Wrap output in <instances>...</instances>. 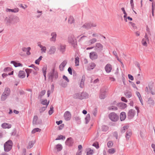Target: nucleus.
<instances>
[{
  "mask_svg": "<svg viewBox=\"0 0 155 155\" xmlns=\"http://www.w3.org/2000/svg\"><path fill=\"white\" fill-rule=\"evenodd\" d=\"M144 91L147 94L150 93L152 95L155 94V90L153 88V83H149L145 88Z\"/></svg>",
  "mask_w": 155,
  "mask_h": 155,
  "instance_id": "1",
  "label": "nucleus"
},
{
  "mask_svg": "<svg viewBox=\"0 0 155 155\" xmlns=\"http://www.w3.org/2000/svg\"><path fill=\"white\" fill-rule=\"evenodd\" d=\"M12 145L13 143L12 141L10 140H8L4 144V150L6 152H8L12 149Z\"/></svg>",
  "mask_w": 155,
  "mask_h": 155,
  "instance_id": "2",
  "label": "nucleus"
},
{
  "mask_svg": "<svg viewBox=\"0 0 155 155\" xmlns=\"http://www.w3.org/2000/svg\"><path fill=\"white\" fill-rule=\"evenodd\" d=\"M109 118L112 121H116L119 119V116L114 113H111L109 115Z\"/></svg>",
  "mask_w": 155,
  "mask_h": 155,
  "instance_id": "3",
  "label": "nucleus"
},
{
  "mask_svg": "<svg viewBox=\"0 0 155 155\" xmlns=\"http://www.w3.org/2000/svg\"><path fill=\"white\" fill-rule=\"evenodd\" d=\"M68 42L71 43L74 47L77 45V41L74 36L72 35L68 37Z\"/></svg>",
  "mask_w": 155,
  "mask_h": 155,
  "instance_id": "4",
  "label": "nucleus"
},
{
  "mask_svg": "<svg viewBox=\"0 0 155 155\" xmlns=\"http://www.w3.org/2000/svg\"><path fill=\"white\" fill-rule=\"evenodd\" d=\"M149 39L147 35L146 34L144 36V38H143L141 41L142 45L145 47H147L148 43L149 42Z\"/></svg>",
  "mask_w": 155,
  "mask_h": 155,
  "instance_id": "5",
  "label": "nucleus"
},
{
  "mask_svg": "<svg viewBox=\"0 0 155 155\" xmlns=\"http://www.w3.org/2000/svg\"><path fill=\"white\" fill-rule=\"evenodd\" d=\"M136 112L133 109L129 110L127 113L128 117L130 119L133 118L135 115Z\"/></svg>",
  "mask_w": 155,
  "mask_h": 155,
  "instance_id": "6",
  "label": "nucleus"
},
{
  "mask_svg": "<svg viewBox=\"0 0 155 155\" xmlns=\"http://www.w3.org/2000/svg\"><path fill=\"white\" fill-rule=\"evenodd\" d=\"M96 26V24L93 23H89L85 24L83 27L84 28L89 29L92 27H95Z\"/></svg>",
  "mask_w": 155,
  "mask_h": 155,
  "instance_id": "7",
  "label": "nucleus"
},
{
  "mask_svg": "<svg viewBox=\"0 0 155 155\" xmlns=\"http://www.w3.org/2000/svg\"><path fill=\"white\" fill-rule=\"evenodd\" d=\"M106 90L104 88H102L100 90L99 97L101 99H104L105 97Z\"/></svg>",
  "mask_w": 155,
  "mask_h": 155,
  "instance_id": "8",
  "label": "nucleus"
},
{
  "mask_svg": "<svg viewBox=\"0 0 155 155\" xmlns=\"http://www.w3.org/2000/svg\"><path fill=\"white\" fill-rule=\"evenodd\" d=\"M50 76L52 78H57L58 77V74L57 72L53 68L50 73Z\"/></svg>",
  "mask_w": 155,
  "mask_h": 155,
  "instance_id": "9",
  "label": "nucleus"
},
{
  "mask_svg": "<svg viewBox=\"0 0 155 155\" xmlns=\"http://www.w3.org/2000/svg\"><path fill=\"white\" fill-rule=\"evenodd\" d=\"M90 58L92 60H94L97 58L98 55L95 52L92 51L90 53Z\"/></svg>",
  "mask_w": 155,
  "mask_h": 155,
  "instance_id": "10",
  "label": "nucleus"
},
{
  "mask_svg": "<svg viewBox=\"0 0 155 155\" xmlns=\"http://www.w3.org/2000/svg\"><path fill=\"white\" fill-rule=\"evenodd\" d=\"M37 45L41 48V53H45L46 52L47 50L46 47L41 45V42H38L37 43Z\"/></svg>",
  "mask_w": 155,
  "mask_h": 155,
  "instance_id": "11",
  "label": "nucleus"
},
{
  "mask_svg": "<svg viewBox=\"0 0 155 155\" xmlns=\"http://www.w3.org/2000/svg\"><path fill=\"white\" fill-rule=\"evenodd\" d=\"M64 117L66 120H69L71 117V114L69 111L66 112L64 114Z\"/></svg>",
  "mask_w": 155,
  "mask_h": 155,
  "instance_id": "12",
  "label": "nucleus"
},
{
  "mask_svg": "<svg viewBox=\"0 0 155 155\" xmlns=\"http://www.w3.org/2000/svg\"><path fill=\"white\" fill-rule=\"evenodd\" d=\"M74 143V140L72 138H68L65 142V144L68 146H71Z\"/></svg>",
  "mask_w": 155,
  "mask_h": 155,
  "instance_id": "13",
  "label": "nucleus"
},
{
  "mask_svg": "<svg viewBox=\"0 0 155 155\" xmlns=\"http://www.w3.org/2000/svg\"><path fill=\"white\" fill-rule=\"evenodd\" d=\"M67 63V61L64 60L63 61L59 66V68L61 71H62L64 70V68L66 65Z\"/></svg>",
  "mask_w": 155,
  "mask_h": 155,
  "instance_id": "14",
  "label": "nucleus"
},
{
  "mask_svg": "<svg viewBox=\"0 0 155 155\" xmlns=\"http://www.w3.org/2000/svg\"><path fill=\"white\" fill-rule=\"evenodd\" d=\"M105 69L107 73H110L112 69L111 65L110 64H107L105 66Z\"/></svg>",
  "mask_w": 155,
  "mask_h": 155,
  "instance_id": "15",
  "label": "nucleus"
},
{
  "mask_svg": "<svg viewBox=\"0 0 155 155\" xmlns=\"http://www.w3.org/2000/svg\"><path fill=\"white\" fill-rule=\"evenodd\" d=\"M84 93H77L73 95V97L74 98H79L80 99H82L84 98V97L82 96L84 94Z\"/></svg>",
  "mask_w": 155,
  "mask_h": 155,
  "instance_id": "16",
  "label": "nucleus"
},
{
  "mask_svg": "<svg viewBox=\"0 0 155 155\" xmlns=\"http://www.w3.org/2000/svg\"><path fill=\"white\" fill-rule=\"evenodd\" d=\"M26 76V73L24 71H20L18 74V77L21 78H24Z\"/></svg>",
  "mask_w": 155,
  "mask_h": 155,
  "instance_id": "17",
  "label": "nucleus"
},
{
  "mask_svg": "<svg viewBox=\"0 0 155 155\" xmlns=\"http://www.w3.org/2000/svg\"><path fill=\"white\" fill-rule=\"evenodd\" d=\"M12 125L9 124L4 123L2 124V127L4 129H9L11 127Z\"/></svg>",
  "mask_w": 155,
  "mask_h": 155,
  "instance_id": "18",
  "label": "nucleus"
},
{
  "mask_svg": "<svg viewBox=\"0 0 155 155\" xmlns=\"http://www.w3.org/2000/svg\"><path fill=\"white\" fill-rule=\"evenodd\" d=\"M31 49V48L30 47L27 48L24 47L22 48V50L24 52H26V54L29 55L31 54V53L30 52Z\"/></svg>",
  "mask_w": 155,
  "mask_h": 155,
  "instance_id": "19",
  "label": "nucleus"
},
{
  "mask_svg": "<svg viewBox=\"0 0 155 155\" xmlns=\"http://www.w3.org/2000/svg\"><path fill=\"white\" fill-rule=\"evenodd\" d=\"M56 51V48L54 47H51L49 51H48V53L50 54H54Z\"/></svg>",
  "mask_w": 155,
  "mask_h": 155,
  "instance_id": "20",
  "label": "nucleus"
},
{
  "mask_svg": "<svg viewBox=\"0 0 155 155\" xmlns=\"http://www.w3.org/2000/svg\"><path fill=\"white\" fill-rule=\"evenodd\" d=\"M126 117V114L125 112H122L120 114V118L121 121L124 120Z\"/></svg>",
  "mask_w": 155,
  "mask_h": 155,
  "instance_id": "21",
  "label": "nucleus"
},
{
  "mask_svg": "<svg viewBox=\"0 0 155 155\" xmlns=\"http://www.w3.org/2000/svg\"><path fill=\"white\" fill-rule=\"evenodd\" d=\"M35 143V140H30L28 142L27 146V148L30 149L33 146L34 144Z\"/></svg>",
  "mask_w": 155,
  "mask_h": 155,
  "instance_id": "22",
  "label": "nucleus"
},
{
  "mask_svg": "<svg viewBox=\"0 0 155 155\" xmlns=\"http://www.w3.org/2000/svg\"><path fill=\"white\" fill-rule=\"evenodd\" d=\"M118 107L121 109H124L126 108L127 106V104L123 103H120L118 105Z\"/></svg>",
  "mask_w": 155,
  "mask_h": 155,
  "instance_id": "23",
  "label": "nucleus"
},
{
  "mask_svg": "<svg viewBox=\"0 0 155 155\" xmlns=\"http://www.w3.org/2000/svg\"><path fill=\"white\" fill-rule=\"evenodd\" d=\"M124 94L125 96L127 98H130L132 95L131 92L128 91H126L125 92Z\"/></svg>",
  "mask_w": 155,
  "mask_h": 155,
  "instance_id": "24",
  "label": "nucleus"
},
{
  "mask_svg": "<svg viewBox=\"0 0 155 155\" xmlns=\"http://www.w3.org/2000/svg\"><path fill=\"white\" fill-rule=\"evenodd\" d=\"M11 63L13 64L16 67L19 66H22V64L19 63L15 61H11Z\"/></svg>",
  "mask_w": 155,
  "mask_h": 155,
  "instance_id": "25",
  "label": "nucleus"
},
{
  "mask_svg": "<svg viewBox=\"0 0 155 155\" xmlns=\"http://www.w3.org/2000/svg\"><path fill=\"white\" fill-rule=\"evenodd\" d=\"M97 41V39L95 38H93L88 41L87 44L89 45L93 44Z\"/></svg>",
  "mask_w": 155,
  "mask_h": 155,
  "instance_id": "26",
  "label": "nucleus"
},
{
  "mask_svg": "<svg viewBox=\"0 0 155 155\" xmlns=\"http://www.w3.org/2000/svg\"><path fill=\"white\" fill-rule=\"evenodd\" d=\"M19 11V9L18 8H15L14 9H7L6 11L12 12H18Z\"/></svg>",
  "mask_w": 155,
  "mask_h": 155,
  "instance_id": "27",
  "label": "nucleus"
},
{
  "mask_svg": "<svg viewBox=\"0 0 155 155\" xmlns=\"http://www.w3.org/2000/svg\"><path fill=\"white\" fill-rule=\"evenodd\" d=\"M10 91L9 88H6L5 89L3 94L4 95H7V96L9 95L10 94Z\"/></svg>",
  "mask_w": 155,
  "mask_h": 155,
  "instance_id": "28",
  "label": "nucleus"
},
{
  "mask_svg": "<svg viewBox=\"0 0 155 155\" xmlns=\"http://www.w3.org/2000/svg\"><path fill=\"white\" fill-rule=\"evenodd\" d=\"M55 148L57 150V151H59L62 149V147L61 144H58L56 145Z\"/></svg>",
  "mask_w": 155,
  "mask_h": 155,
  "instance_id": "29",
  "label": "nucleus"
},
{
  "mask_svg": "<svg viewBox=\"0 0 155 155\" xmlns=\"http://www.w3.org/2000/svg\"><path fill=\"white\" fill-rule=\"evenodd\" d=\"M51 35L52 37L51 38V41H54L56 40V34L55 32H53L51 33Z\"/></svg>",
  "mask_w": 155,
  "mask_h": 155,
  "instance_id": "30",
  "label": "nucleus"
},
{
  "mask_svg": "<svg viewBox=\"0 0 155 155\" xmlns=\"http://www.w3.org/2000/svg\"><path fill=\"white\" fill-rule=\"evenodd\" d=\"M25 71L27 74V77L28 78L30 74L32 71V70L31 69L27 68L25 69Z\"/></svg>",
  "mask_w": 155,
  "mask_h": 155,
  "instance_id": "31",
  "label": "nucleus"
},
{
  "mask_svg": "<svg viewBox=\"0 0 155 155\" xmlns=\"http://www.w3.org/2000/svg\"><path fill=\"white\" fill-rule=\"evenodd\" d=\"M54 90V87L53 85H52L51 86V90H48V96H49L51 93Z\"/></svg>",
  "mask_w": 155,
  "mask_h": 155,
  "instance_id": "32",
  "label": "nucleus"
},
{
  "mask_svg": "<svg viewBox=\"0 0 155 155\" xmlns=\"http://www.w3.org/2000/svg\"><path fill=\"white\" fill-rule=\"evenodd\" d=\"M136 94L137 96L138 97L139 100L140 101V102L142 103V104H143L142 103V98L140 93L138 92L137 91L136 92Z\"/></svg>",
  "mask_w": 155,
  "mask_h": 155,
  "instance_id": "33",
  "label": "nucleus"
},
{
  "mask_svg": "<svg viewBox=\"0 0 155 155\" xmlns=\"http://www.w3.org/2000/svg\"><path fill=\"white\" fill-rule=\"evenodd\" d=\"M41 131V129L37 128L33 129L31 131V133L32 134H34L37 132H40Z\"/></svg>",
  "mask_w": 155,
  "mask_h": 155,
  "instance_id": "34",
  "label": "nucleus"
},
{
  "mask_svg": "<svg viewBox=\"0 0 155 155\" xmlns=\"http://www.w3.org/2000/svg\"><path fill=\"white\" fill-rule=\"evenodd\" d=\"M47 69V68L46 67H44L42 69V71L45 78H46Z\"/></svg>",
  "mask_w": 155,
  "mask_h": 155,
  "instance_id": "35",
  "label": "nucleus"
},
{
  "mask_svg": "<svg viewBox=\"0 0 155 155\" xmlns=\"http://www.w3.org/2000/svg\"><path fill=\"white\" fill-rule=\"evenodd\" d=\"M96 46L100 50H102L103 48L102 45L99 43H97L96 44Z\"/></svg>",
  "mask_w": 155,
  "mask_h": 155,
  "instance_id": "36",
  "label": "nucleus"
},
{
  "mask_svg": "<svg viewBox=\"0 0 155 155\" xmlns=\"http://www.w3.org/2000/svg\"><path fill=\"white\" fill-rule=\"evenodd\" d=\"M132 133L130 131H127V132L126 134V139L127 140H128L129 138V137L131 135Z\"/></svg>",
  "mask_w": 155,
  "mask_h": 155,
  "instance_id": "37",
  "label": "nucleus"
},
{
  "mask_svg": "<svg viewBox=\"0 0 155 155\" xmlns=\"http://www.w3.org/2000/svg\"><path fill=\"white\" fill-rule=\"evenodd\" d=\"M74 18L72 16H70L68 19V22L69 23L72 24L74 22Z\"/></svg>",
  "mask_w": 155,
  "mask_h": 155,
  "instance_id": "38",
  "label": "nucleus"
},
{
  "mask_svg": "<svg viewBox=\"0 0 155 155\" xmlns=\"http://www.w3.org/2000/svg\"><path fill=\"white\" fill-rule=\"evenodd\" d=\"M79 58L78 57H77L75 58V63L76 66H78L79 65Z\"/></svg>",
  "mask_w": 155,
  "mask_h": 155,
  "instance_id": "39",
  "label": "nucleus"
},
{
  "mask_svg": "<svg viewBox=\"0 0 155 155\" xmlns=\"http://www.w3.org/2000/svg\"><path fill=\"white\" fill-rule=\"evenodd\" d=\"M33 68L35 70V71H34L32 70V71L33 72V74L34 75H35L37 74V71H38L39 70V68L38 67L35 66Z\"/></svg>",
  "mask_w": 155,
  "mask_h": 155,
  "instance_id": "40",
  "label": "nucleus"
},
{
  "mask_svg": "<svg viewBox=\"0 0 155 155\" xmlns=\"http://www.w3.org/2000/svg\"><path fill=\"white\" fill-rule=\"evenodd\" d=\"M49 101L47 102V101L46 100H45L43 101H42L41 103L43 105H46L47 106H48L49 104Z\"/></svg>",
  "mask_w": 155,
  "mask_h": 155,
  "instance_id": "41",
  "label": "nucleus"
},
{
  "mask_svg": "<svg viewBox=\"0 0 155 155\" xmlns=\"http://www.w3.org/2000/svg\"><path fill=\"white\" fill-rule=\"evenodd\" d=\"M91 119L90 115L89 114H87L86 117L85 118V119L86 121V123H87Z\"/></svg>",
  "mask_w": 155,
  "mask_h": 155,
  "instance_id": "42",
  "label": "nucleus"
},
{
  "mask_svg": "<svg viewBox=\"0 0 155 155\" xmlns=\"http://www.w3.org/2000/svg\"><path fill=\"white\" fill-rule=\"evenodd\" d=\"M93 153V150L90 149L87 152V155H92Z\"/></svg>",
  "mask_w": 155,
  "mask_h": 155,
  "instance_id": "43",
  "label": "nucleus"
},
{
  "mask_svg": "<svg viewBox=\"0 0 155 155\" xmlns=\"http://www.w3.org/2000/svg\"><path fill=\"white\" fill-rule=\"evenodd\" d=\"M129 23L134 29H137V27L136 26L135 24L131 22H129Z\"/></svg>",
  "mask_w": 155,
  "mask_h": 155,
  "instance_id": "44",
  "label": "nucleus"
},
{
  "mask_svg": "<svg viewBox=\"0 0 155 155\" xmlns=\"http://www.w3.org/2000/svg\"><path fill=\"white\" fill-rule=\"evenodd\" d=\"M65 139V137L64 136H63L62 135H60L58 136V137L56 139V140H60L61 139Z\"/></svg>",
  "mask_w": 155,
  "mask_h": 155,
  "instance_id": "45",
  "label": "nucleus"
},
{
  "mask_svg": "<svg viewBox=\"0 0 155 155\" xmlns=\"http://www.w3.org/2000/svg\"><path fill=\"white\" fill-rule=\"evenodd\" d=\"M108 109L109 110H116L117 109V107L114 106H112L109 107H108Z\"/></svg>",
  "mask_w": 155,
  "mask_h": 155,
  "instance_id": "46",
  "label": "nucleus"
},
{
  "mask_svg": "<svg viewBox=\"0 0 155 155\" xmlns=\"http://www.w3.org/2000/svg\"><path fill=\"white\" fill-rule=\"evenodd\" d=\"M42 58V57L41 56H40L38 59L35 61V63L39 64L40 61L41 60Z\"/></svg>",
  "mask_w": 155,
  "mask_h": 155,
  "instance_id": "47",
  "label": "nucleus"
},
{
  "mask_svg": "<svg viewBox=\"0 0 155 155\" xmlns=\"http://www.w3.org/2000/svg\"><path fill=\"white\" fill-rule=\"evenodd\" d=\"M53 107L52 106H51L50 107V110L49 111V114L51 115L53 112Z\"/></svg>",
  "mask_w": 155,
  "mask_h": 155,
  "instance_id": "48",
  "label": "nucleus"
},
{
  "mask_svg": "<svg viewBox=\"0 0 155 155\" xmlns=\"http://www.w3.org/2000/svg\"><path fill=\"white\" fill-rule=\"evenodd\" d=\"M115 151V150L114 149L111 148L109 149L108 150V152L109 153L112 154L114 153Z\"/></svg>",
  "mask_w": 155,
  "mask_h": 155,
  "instance_id": "49",
  "label": "nucleus"
},
{
  "mask_svg": "<svg viewBox=\"0 0 155 155\" xmlns=\"http://www.w3.org/2000/svg\"><path fill=\"white\" fill-rule=\"evenodd\" d=\"M38 119V117L37 116H35L34 117L33 120V123L34 124H36L37 121Z\"/></svg>",
  "mask_w": 155,
  "mask_h": 155,
  "instance_id": "50",
  "label": "nucleus"
},
{
  "mask_svg": "<svg viewBox=\"0 0 155 155\" xmlns=\"http://www.w3.org/2000/svg\"><path fill=\"white\" fill-rule=\"evenodd\" d=\"M7 97V95H4V94L3 93L1 97L2 100L3 101H4L6 99Z\"/></svg>",
  "mask_w": 155,
  "mask_h": 155,
  "instance_id": "51",
  "label": "nucleus"
},
{
  "mask_svg": "<svg viewBox=\"0 0 155 155\" xmlns=\"http://www.w3.org/2000/svg\"><path fill=\"white\" fill-rule=\"evenodd\" d=\"M107 145L108 147H111L113 145V143L111 141H109L108 142Z\"/></svg>",
  "mask_w": 155,
  "mask_h": 155,
  "instance_id": "52",
  "label": "nucleus"
},
{
  "mask_svg": "<svg viewBox=\"0 0 155 155\" xmlns=\"http://www.w3.org/2000/svg\"><path fill=\"white\" fill-rule=\"evenodd\" d=\"M96 65L94 63H91L90 64V68L91 69H93L94 68Z\"/></svg>",
  "mask_w": 155,
  "mask_h": 155,
  "instance_id": "53",
  "label": "nucleus"
},
{
  "mask_svg": "<svg viewBox=\"0 0 155 155\" xmlns=\"http://www.w3.org/2000/svg\"><path fill=\"white\" fill-rule=\"evenodd\" d=\"M124 20L126 22H127V13H126V12L125 13H124Z\"/></svg>",
  "mask_w": 155,
  "mask_h": 155,
  "instance_id": "54",
  "label": "nucleus"
},
{
  "mask_svg": "<svg viewBox=\"0 0 155 155\" xmlns=\"http://www.w3.org/2000/svg\"><path fill=\"white\" fill-rule=\"evenodd\" d=\"M93 145L97 149L99 148V144L97 142L94 143L93 144Z\"/></svg>",
  "mask_w": 155,
  "mask_h": 155,
  "instance_id": "55",
  "label": "nucleus"
},
{
  "mask_svg": "<svg viewBox=\"0 0 155 155\" xmlns=\"http://www.w3.org/2000/svg\"><path fill=\"white\" fill-rule=\"evenodd\" d=\"M128 128V126L124 127L123 129L121 130V132L124 133L125 132V130H127Z\"/></svg>",
  "mask_w": 155,
  "mask_h": 155,
  "instance_id": "56",
  "label": "nucleus"
},
{
  "mask_svg": "<svg viewBox=\"0 0 155 155\" xmlns=\"http://www.w3.org/2000/svg\"><path fill=\"white\" fill-rule=\"evenodd\" d=\"M113 54L117 58V60H119V58L117 56V54L116 52L115 51H114L113 52Z\"/></svg>",
  "mask_w": 155,
  "mask_h": 155,
  "instance_id": "57",
  "label": "nucleus"
},
{
  "mask_svg": "<svg viewBox=\"0 0 155 155\" xmlns=\"http://www.w3.org/2000/svg\"><path fill=\"white\" fill-rule=\"evenodd\" d=\"M128 77L130 79V80L133 81L134 80V77H133L131 75V74H129L128 75Z\"/></svg>",
  "mask_w": 155,
  "mask_h": 155,
  "instance_id": "58",
  "label": "nucleus"
},
{
  "mask_svg": "<svg viewBox=\"0 0 155 155\" xmlns=\"http://www.w3.org/2000/svg\"><path fill=\"white\" fill-rule=\"evenodd\" d=\"M69 73L71 75L72 74V70L71 68L69 67L68 69Z\"/></svg>",
  "mask_w": 155,
  "mask_h": 155,
  "instance_id": "59",
  "label": "nucleus"
},
{
  "mask_svg": "<svg viewBox=\"0 0 155 155\" xmlns=\"http://www.w3.org/2000/svg\"><path fill=\"white\" fill-rule=\"evenodd\" d=\"M63 79L65 80L67 82H69V80L68 78L65 75H64L63 77Z\"/></svg>",
  "mask_w": 155,
  "mask_h": 155,
  "instance_id": "60",
  "label": "nucleus"
},
{
  "mask_svg": "<svg viewBox=\"0 0 155 155\" xmlns=\"http://www.w3.org/2000/svg\"><path fill=\"white\" fill-rule=\"evenodd\" d=\"M122 101L125 102H127V100L124 97H122L121 98Z\"/></svg>",
  "mask_w": 155,
  "mask_h": 155,
  "instance_id": "61",
  "label": "nucleus"
},
{
  "mask_svg": "<svg viewBox=\"0 0 155 155\" xmlns=\"http://www.w3.org/2000/svg\"><path fill=\"white\" fill-rule=\"evenodd\" d=\"M46 91L45 90H44L41 91L40 93V95L42 96L44 95Z\"/></svg>",
  "mask_w": 155,
  "mask_h": 155,
  "instance_id": "62",
  "label": "nucleus"
},
{
  "mask_svg": "<svg viewBox=\"0 0 155 155\" xmlns=\"http://www.w3.org/2000/svg\"><path fill=\"white\" fill-rule=\"evenodd\" d=\"M11 69L10 68H7L4 69V71L5 72H7L10 70Z\"/></svg>",
  "mask_w": 155,
  "mask_h": 155,
  "instance_id": "63",
  "label": "nucleus"
},
{
  "mask_svg": "<svg viewBox=\"0 0 155 155\" xmlns=\"http://www.w3.org/2000/svg\"><path fill=\"white\" fill-rule=\"evenodd\" d=\"M65 48V46H61V50L62 51H63Z\"/></svg>",
  "mask_w": 155,
  "mask_h": 155,
  "instance_id": "64",
  "label": "nucleus"
}]
</instances>
